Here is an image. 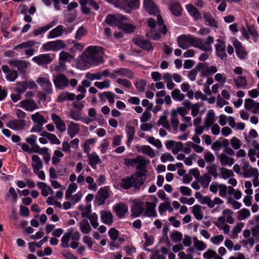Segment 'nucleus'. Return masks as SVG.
Listing matches in <instances>:
<instances>
[{
  "label": "nucleus",
  "instance_id": "nucleus-1",
  "mask_svg": "<svg viewBox=\"0 0 259 259\" xmlns=\"http://www.w3.org/2000/svg\"><path fill=\"white\" fill-rule=\"evenodd\" d=\"M213 40V38L210 36L207 37L206 41L191 35H182L177 37L178 45L181 49L185 50L193 46L205 52L211 50V45Z\"/></svg>",
  "mask_w": 259,
  "mask_h": 259
},
{
  "label": "nucleus",
  "instance_id": "nucleus-2",
  "mask_svg": "<svg viewBox=\"0 0 259 259\" xmlns=\"http://www.w3.org/2000/svg\"><path fill=\"white\" fill-rule=\"evenodd\" d=\"M104 55L102 47L97 46H90L87 47L82 53L83 60L90 65L97 66L104 62Z\"/></svg>",
  "mask_w": 259,
  "mask_h": 259
},
{
  "label": "nucleus",
  "instance_id": "nucleus-3",
  "mask_svg": "<svg viewBox=\"0 0 259 259\" xmlns=\"http://www.w3.org/2000/svg\"><path fill=\"white\" fill-rule=\"evenodd\" d=\"M139 172H135L130 176L122 179L120 183V186L124 190H128L132 187L139 190L144 184L145 179L141 178Z\"/></svg>",
  "mask_w": 259,
  "mask_h": 259
},
{
  "label": "nucleus",
  "instance_id": "nucleus-4",
  "mask_svg": "<svg viewBox=\"0 0 259 259\" xmlns=\"http://www.w3.org/2000/svg\"><path fill=\"white\" fill-rule=\"evenodd\" d=\"M122 20H130L127 17L122 15L108 14L105 20V22L111 26H117L119 27Z\"/></svg>",
  "mask_w": 259,
  "mask_h": 259
},
{
  "label": "nucleus",
  "instance_id": "nucleus-5",
  "mask_svg": "<svg viewBox=\"0 0 259 259\" xmlns=\"http://www.w3.org/2000/svg\"><path fill=\"white\" fill-rule=\"evenodd\" d=\"M55 55L51 54H42L35 56L32 61L39 66H44L50 64L54 60Z\"/></svg>",
  "mask_w": 259,
  "mask_h": 259
},
{
  "label": "nucleus",
  "instance_id": "nucleus-6",
  "mask_svg": "<svg viewBox=\"0 0 259 259\" xmlns=\"http://www.w3.org/2000/svg\"><path fill=\"white\" fill-rule=\"evenodd\" d=\"M135 45L138 46L141 49L150 52L153 49L151 41L149 39H146L143 36H138L133 39Z\"/></svg>",
  "mask_w": 259,
  "mask_h": 259
},
{
  "label": "nucleus",
  "instance_id": "nucleus-7",
  "mask_svg": "<svg viewBox=\"0 0 259 259\" xmlns=\"http://www.w3.org/2000/svg\"><path fill=\"white\" fill-rule=\"evenodd\" d=\"M18 145L21 146V148L23 151L26 152L29 154L37 153L44 156L49 153V148L47 147L40 148L38 145H36L34 147L30 148V146L26 143L18 144Z\"/></svg>",
  "mask_w": 259,
  "mask_h": 259
},
{
  "label": "nucleus",
  "instance_id": "nucleus-8",
  "mask_svg": "<svg viewBox=\"0 0 259 259\" xmlns=\"http://www.w3.org/2000/svg\"><path fill=\"white\" fill-rule=\"evenodd\" d=\"M53 82L56 89L63 90L69 85V80L64 74L54 76Z\"/></svg>",
  "mask_w": 259,
  "mask_h": 259
},
{
  "label": "nucleus",
  "instance_id": "nucleus-9",
  "mask_svg": "<svg viewBox=\"0 0 259 259\" xmlns=\"http://www.w3.org/2000/svg\"><path fill=\"white\" fill-rule=\"evenodd\" d=\"M36 82L44 92L51 95L53 93L52 84L48 77H38L36 80Z\"/></svg>",
  "mask_w": 259,
  "mask_h": 259
},
{
  "label": "nucleus",
  "instance_id": "nucleus-10",
  "mask_svg": "<svg viewBox=\"0 0 259 259\" xmlns=\"http://www.w3.org/2000/svg\"><path fill=\"white\" fill-rule=\"evenodd\" d=\"M26 121L22 119H15L9 120L6 126L14 131H22L25 129Z\"/></svg>",
  "mask_w": 259,
  "mask_h": 259
},
{
  "label": "nucleus",
  "instance_id": "nucleus-11",
  "mask_svg": "<svg viewBox=\"0 0 259 259\" xmlns=\"http://www.w3.org/2000/svg\"><path fill=\"white\" fill-rule=\"evenodd\" d=\"M233 45L235 49V52L237 56L240 59L243 60L247 58V52L242 46L241 43L236 39H234Z\"/></svg>",
  "mask_w": 259,
  "mask_h": 259
},
{
  "label": "nucleus",
  "instance_id": "nucleus-12",
  "mask_svg": "<svg viewBox=\"0 0 259 259\" xmlns=\"http://www.w3.org/2000/svg\"><path fill=\"white\" fill-rule=\"evenodd\" d=\"M168 8L174 16L179 17L182 15L183 9L179 2L176 0L170 1L168 4Z\"/></svg>",
  "mask_w": 259,
  "mask_h": 259
},
{
  "label": "nucleus",
  "instance_id": "nucleus-13",
  "mask_svg": "<svg viewBox=\"0 0 259 259\" xmlns=\"http://www.w3.org/2000/svg\"><path fill=\"white\" fill-rule=\"evenodd\" d=\"M57 20H54L50 24H47L42 27L34 28L31 32V34L33 36H37L39 35L46 33L50 29L55 26L57 24Z\"/></svg>",
  "mask_w": 259,
  "mask_h": 259
},
{
  "label": "nucleus",
  "instance_id": "nucleus-14",
  "mask_svg": "<svg viewBox=\"0 0 259 259\" xmlns=\"http://www.w3.org/2000/svg\"><path fill=\"white\" fill-rule=\"evenodd\" d=\"M109 196L108 187H104L99 190L96 199L99 202V205H103L105 203V200L108 198Z\"/></svg>",
  "mask_w": 259,
  "mask_h": 259
},
{
  "label": "nucleus",
  "instance_id": "nucleus-15",
  "mask_svg": "<svg viewBox=\"0 0 259 259\" xmlns=\"http://www.w3.org/2000/svg\"><path fill=\"white\" fill-rule=\"evenodd\" d=\"M245 109L247 111H251L253 114L259 112V103L254 101L252 99L248 98L245 100Z\"/></svg>",
  "mask_w": 259,
  "mask_h": 259
},
{
  "label": "nucleus",
  "instance_id": "nucleus-16",
  "mask_svg": "<svg viewBox=\"0 0 259 259\" xmlns=\"http://www.w3.org/2000/svg\"><path fill=\"white\" fill-rule=\"evenodd\" d=\"M138 161H141V162H138L136 168L140 171H138L136 172H139L141 175L140 178H143V177L146 175L147 171L146 166L147 164L149 162V161L146 160L145 158L141 155L139 156Z\"/></svg>",
  "mask_w": 259,
  "mask_h": 259
},
{
  "label": "nucleus",
  "instance_id": "nucleus-17",
  "mask_svg": "<svg viewBox=\"0 0 259 259\" xmlns=\"http://www.w3.org/2000/svg\"><path fill=\"white\" fill-rule=\"evenodd\" d=\"M145 210L144 203L142 201L134 202L132 208V215L138 217L142 214Z\"/></svg>",
  "mask_w": 259,
  "mask_h": 259
},
{
  "label": "nucleus",
  "instance_id": "nucleus-18",
  "mask_svg": "<svg viewBox=\"0 0 259 259\" xmlns=\"http://www.w3.org/2000/svg\"><path fill=\"white\" fill-rule=\"evenodd\" d=\"M51 118L59 131L63 133L66 131L65 123L58 115L55 113H52L51 114Z\"/></svg>",
  "mask_w": 259,
  "mask_h": 259
},
{
  "label": "nucleus",
  "instance_id": "nucleus-19",
  "mask_svg": "<svg viewBox=\"0 0 259 259\" xmlns=\"http://www.w3.org/2000/svg\"><path fill=\"white\" fill-rule=\"evenodd\" d=\"M35 83L34 82L29 83L26 81L19 82L16 83V87L15 89V92L19 93L20 94H23L26 92V89L28 88L33 89L34 87H36Z\"/></svg>",
  "mask_w": 259,
  "mask_h": 259
},
{
  "label": "nucleus",
  "instance_id": "nucleus-20",
  "mask_svg": "<svg viewBox=\"0 0 259 259\" xmlns=\"http://www.w3.org/2000/svg\"><path fill=\"white\" fill-rule=\"evenodd\" d=\"M199 64H202L200 71L203 76H208L213 74L217 71V68L215 66H212L209 67L206 63H199Z\"/></svg>",
  "mask_w": 259,
  "mask_h": 259
},
{
  "label": "nucleus",
  "instance_id": "nucleus-21",
  "mask_svg": "<svg viewBox=\"0 0 259 259\" xmlns=\"http://www.w3.org/2000/svg\"><path fill=\"white\" fill-rule=\"evenodd\" d=\"M66 30V29L63 25H59L49 32L48 38H55L61 36Z\"/></svg>",
  "mask_w": 259,
  "mask_h": 259
},
{
  "label": "nucleus",
  "instance_id": "nucleus-22",
  "mask_svg": "<svg viewBox=\"0 0 259 259\" xmlns=\"http://www.w3.org/2000/svg\"><path fill=\"white\" fill-rule=\"evenodd\" d=\"M126 5L124 7L125 12L131 13V12L137 9L140 7V0H124Z\"/></svg>",
  "mask_w": 259,
  "mask_h": 259
},
{
  "label": "nucleus",
  "instance_id": "nucleus-23",
  "mask_svg": "<svg viewBox=\"0 0 259 259\" xmlns=\"http://www.w3.org/2000/svg\"><path fill=\"white\" fill-rule=\"evenodd\" d=\"M114 209L117 216L122 219L124 217L125 214L127 212L128 207L123 203L119 202L116 204Z\"/></svg>",
  "mask_w": 259,
  "mask_h": 259
},
{
  "label": "nucleus",
  "instance_id": "nucleus-24",
  "mask_svg": "<svg viewBox=\"0 0 259 259\" xmlns=\"http://www.w3.org/2000/svg\"><path fill=\"white\" fill-rule=\"evenodd\" d=\"M226 46L224 41L220 39L217 40V43L215 45V51L217 55L222 59L226 57Z\"/></svg>",
  "mask_w": 259,
  "mask_h": 259
},
{
  "label": "nucleus",
  "instance_id": "nucleus-25",
  "mask_svg": "<svg viewBox=\"0 0 259 259\" xmlns=\"http://www.w3.org/2000/svg\"><path fill=\"white\" fill-rule=\"evenodd\" d=\"M144 7L150 14H156L158 11L157 7L152 0H144Z\"/></svg>",
  "mask_w": 259,
  "mask_h": 259
},
{
  "label": "nucleus",
  "instance_id": "nucleus-26",
  "mask_svg": "<svg viewBox=\"0 0 259 259\" xmlns=\"http://www.w3.org/2000/svg\"><path fill=\"white\" fill-rule=\"evenodd\" d=\"M21 107L26 111H32L38 108L33 99L24 100L21 102Z\"/></svg>",
  "mask_w": 259,
  "mask_h": 259
},
{
  "label": "nucleus",
  "instance_id": "nucleus-27",
  "mask_svg": "<svg viewBox=\"0 0 259 259\" xmlns=\"http://www.w3.org/2000/svg\"><path fill=\"white\" fill-rule=\"evenodd\" d=\"M156 206L155 203L146 202L145 215L148 217H156L157 216L155 210Z\"/></svg>",
  "mask_w": 259,
  "mask_h": 259
},
{
  "label": "nucleus",
  "instance_id": "nucleus-28",
  "mask_svg": "<svg viewBox=\"0 0 259 259\" xmlns=\"http://www.w3.org/2000/svg\"><path fill=\"white\" fill-rule=\"evenodd\" d=\"M199 202L203 204H207L209 208H213L215 204H221L223 201L219 198L216 197L212 201L209 196H205Z\"/></svg>",
  "mask_w": 259,
  "mask_h": 259
},
{
  "label": "nucleus",
  "instance_id": "nucleus-29",
  "mask_svg": "<svg viewBox=\"0 0 259 259\" xmlns=\"http://www.w3.org/2000/svg\"><path fill=\"white\" fill-rule=\"evenodd\" d=\"M80 131L79 125L73 121H70L67 128V134L71 138H74Z\"/></svg>",
  "mask_w": 259,
  "mask_h": 259
},
{
  "label": "nucleus",
  "instance_id": "nucleus-30",
  "mask_svg": "<svg viewBox=\"0 0 259 259\" xmlns=\"http://www.w3.org/2000/svg\"><path fill=\"white\" fill-rule=\"evenodd\" d=\"M215 120L214 112L212 110L208 111L203 124L204 128H209Z\"/></svg>",
  "mask_w": 259,
  "mask_h": 259
},
{
  "label": "nucleus",
  "instance_id": "nucleus-31",
  "mask_svg": "<svg viewBox=\"0 0 259 259\" xmlns=\"http://www.w3.org/2000/svg\"><path fill=\"white\" fill-rule=\"evenodd\" d=\"M11 66L16 67L20 71H24L28 66V63L24 60H12L9 62Z\"/></svg>",
  "mask_w": 259,
  "mask_h": 259
},
{
  "label": "nucleus",
  "instance_id": "nucleus-32",
  "mask_svg": "<svg viewBox=\"0 0 259 259\" xmlns=\"http://www.w3.org/2000/svg\"><path fill=\"white\" fill-rule=\"evenodd\" d=\"M31 166L33 170H40L42 168L43 163L40 158L37 155H33L31 156Z\"/></svg>",
  "mask_w": 259,
  "mask_h": 259
},
{
  "label": "nucleus",
  "instance_id": "nucleus-33",
  "mask_svg": "<svg viewBox=\"0 0 259 259\" xmlns=\"http://www.w3.org/2000/svg\"><path fill=\"white\" fill-rule=\"evenodd\" d=\"M115 95L111 92H105L99 94V98L102 102H105L107 99L109 103L113 104L114 103V97Z\"/></svg>",
  "mask_w": 259,
  "mask_h": 259
},
{
  "label": "nucleus",
  "instance_id": "nucleus-34",
  "mask_svg": "<svg viewBox=\"0 0 259 259\" xmlns=\"http://www.w3.org/2000/svg\"><path fill=\"white\" fill-rule=\"evenodd\" d=\"M127 20H122L118 28L122 30L125 33L131 34L133 33L136 29V27L132 24L124 22Z\"/></svg>",
  "mask_w": 259,
  "mask_h": 259
},
{
  "label": "nucleus",
  "instance_id": "nucleus-35",
  "mask_svg": "<svg viewBox=\"0 0 259 259\" xmlns=\"http://www.w3.org/2000/svg\"><path fill=\"white\" fill-rule=\"evenodd\" d=\"M101 219L102 222L106 225H111L113 223V215L110 211H102Z\"/></svg>",
  "mask_w": 259,
  "mask_h": 259
},
{
  "label": "nucleus",
  "instance_id": "nucleus-36",
  "mask_svg": "<svg viewBox=\"0 0 259 259\" xmlns=\"http://www.w3.org/2000/svg\"><path fill=\"white\" fill-rule=\"evenodd\" d=\"M88 157L89 159V164L93 168H95L97 165L101 162L99 156L95 152L89 154Z\"/></svg>",
  "mask_w": 259,
  "mask_h": 259
},
{
  "label": "nucleus",
  "instance_id": "nucleus-37",
  "mask_svg": "<svg viewBox=\"0 0 259 259\" xmlns=\"http://www.w3.org/2000/svg\"><path fill=\"white\" fill-rule=\"evenodd\" d=\"M114 72L121 76L127 77L129 79H132L134 77V73L127 68H120L118 69L115 70Z\"/></svg>",
  "mask_w": 259,
  "mask_h": 259
},
{
  "label": "nucleus",
  "instance_id": "nucleus-38",
  "mask_svg": "<svg viewBox=\"0 0 259 259\" xmlns=\"http://www.w3.org/2000/svg\"><path fill=\"white\" fill-rule=\"evenodd\" d=\"M186 9L189 14L193 17L195 20H197L201 19V14L198 9L193 5L189 4L186 6Z\"/></svg>",
  "mask_w": 259,
  "mask_h": 259
},
{
  "label": "nucleus",
  "instance_id": "nucleus-39",
  "mask_svg": "<svg viewBox=\"0 0 259 259\" xmlns=\"http://www.w3.org/2000/svg\"><path fill=\"white\" fill-rule=\"evenodd\" d=\"M75 98L74 94L68 92H64L58 97L57 100L58 102H62L66 101H73Z\"/></svg>",
  "mask_w": 259,
  "mask_h": 259
},
{
  "label": "nucleus",
  "instance_id": "nucleus-40",
  "mask_svg": "<svg viewBox=\"0 0 259 259\" xmlns=\"http://www.w3.org/2000/svg\"><path fill=\"white\" fill-rule=\"evenodd\" d=\"M234 82L237 88L243 89L247 88L248 82L246 78L244 76H239L238 78L234 79Z\"/></svg>",
  "mask_w": 259,
  "mask_h": 259
},
{
  "label": "nucleus",
  "instance_id": "nucleus-41",
  "mask_svg": "<svg viewBox=\"0 0 259 259\" xmlns=\"http://www.w3.org/2000/svg\"><path fill=\"white\" fill-rule=\"evenodd\" d=\"M203 17L206 25L210 27H217L218 22L210 13L207 12L204 13L203 14Z\"/></svg>",
  "mask_w": 259,
  "mask_h": 259
},
{
  "label": "nucleus",
  "instance_id": "nucleus-42",
  "mask_svg": "<svg viewBox=\"0 0 259 259\" xmlns=\"http://www.w3.org/2000/svg\"><path fill=\"white\" fill-rule=\"evenodd\" d=\"M31 118L34 122L40 125H43L44 124L47 122L44 116L41 115L39 112H36L31 115Z\"/></svg>",
  "mask_w": 259,
  "mask_h": 259
},
{
  "label": "nucleus",
  "instance_id": "nucleus-43",
  "mask_svg": "<svg viewBox=\"0 0 259 259\" xmlns=\"http://www.w3.org/2000/svg\"><path fill=\"white\" fill-rule=\"evenodd\" d=\"M40 135L48 139L50 141L51 144L59 145L61 143L59 139L54 134L49 133L47 132H44L40 134Z\"/></svg>",
  "mask_w": 259,
  "mask_h": 259
},
{
  "label": "nucleus",
  "instance_id": "nucleus-44",
  "mask_svg": "<svg viewBox=\"0 0 259 259\" xmlns=\"http://www.w3.org/2000/svg\"><path fill=\"white\" fill-rule=\"evenodd\" d=\"M192 213L196 220L198 221L202 220L203 214L201 210V206L200 205L198 204L195 205L193 207Z\"/></svg>",
  "mask_w": 259,
  "mask_h": 259
},
{
  "label": "nucleus",
  "instance_id": "nucleus-45",
  "mask_svg": "<svg viewBox=\"0 0 259 259\" xmlns=\"http://www.w3.org/2000/svg\"><path fill=\"white\" fill-rule=\"evenodd\" d=\"M37 185L38 187L41 190V194L44 197L47 196V191H46V189L50 190V194H53L54 193V191L52 189V188L48 186L45 183L38 182H37Z\"/></svg>",
  "mask_w": 259,
  "mask_h": 259
},
{
  "label": "nucleus",
  "instance_id": "nucleus-46",
  "mask_svg": "<svg viewBox=\"0 0 259 259\" xmlns=\"http://www.w3.org/2000/svg\"><path fill=\"white\" fill-rule=\"evenodd\" d=\"M170 123L173 129L177 131L178 128L179 121L176 116L175 109H172L170 113Z\"/></svg>",
  "mask_w": 259,
  "mask_h": 259
},
{
  "label": "nucleus",
  "instance_id": "nucleus-47",
  "mask_svg": "<svg viewBox=\"0 0 259 259\" xmlns=\"http://www.w3.org/2000/svg\"><path fill=\"white\" fill-rule=\"evenodd\" d=\"M79 228L83 234H88L91 230V227L87 220H82L79 223Z\"/></svg>",
  "mask_w": 259,
  "mask_h": 259
},
{
  "label": "nucleus",
  "instance_id": "nucleus-48",
  "mask_svg": "<svg viewBox=\"0 0 259 259\" xmlns=\"http://www.w3.org/2000/svg\"><path fill=\"white\" fill-rule=\"evenodd\" d=\"M73 58V56L68 52L62 51L59 54V61H62L64 63L66 62H70L72 61Z\"/></svg>",
  "mask_w": 259,
  "mask_h": 259
},
{
  "label": "nucleus",
  "instance_id": "nucleus-49",
  "mask_svg": "<svg viewBox=\"0 0 259 259\" xmlns=\"http://www.w3.org/2000/svg\"><path fill=\"white\" fill-rule=\"evenodd\" d=\"M138 151L151 158L154 157L155 155L153 149L149 146H143Z\"/></svg>",
  "mask_w": 259,
  "mask_h": 259
},
{
  "label": "nucleus",
  "instance_id": "nucleus-50",
  "mask_svg": "<svg viewBox=\"0 0 259 259\" xmlns=\"http://www.w3.org/2000/svg\"><path fill=\"white\" fill-rule=\"evenodd\" d=\"M72 232H68L65 233L61 238V246L63 248L69 247V241L72 235Z\"/></svg>",
  "mask_w": 259,
  "mask_h": 259
},
{
  "label": "nucleus",
  "instance_id": "nucleus-51",
  "mask_svg": "<svg viewBox=\"0 0 259 259\" xmlns=\"http://www.w3.org/2000/svg\"><path fill=\"white\" fill-rule=\"evenodd\" d=\"M37 42L33 40H29L25 42H23L18 45L16 46L14 48V50L18 49H24L26 48H31L35 45Z\"/></svg>",
  "mask_w": 259,
  "mask_h": 259
},
{
  "label": "nucleus",
  "instance_id": "nucleus-52",
  "mask_svg": "<svg viewBox=\"0 0 259 259\" xmlns=\"http://www.w3.org/2000/svg\"><path fill=\"white\" fill-rule=\"evenodd\" d=\"M211 180V177L207 174H205L202 176L200 177L198 181L201 183L204 188H207Z\"/></svg>",
  "mask_w": 259,
  "mask_h": 259
},
{
  "label": "nucleus",
  "instance_id": "nucleus-53",
  "mask_svg": "<svg viewBox=\"0 0 259 259\" xmlns=\"http://www.w3.org/2000/svg\"><path fill=\"white\" fill-rule=\"evenodd\" d=\"M171 96L174 100L182 101L185 99V95L181 93L180 90L178 89H174L171 92Z\"/></svg>",
  "mask_w": 259,
  "mask_h": 259
},
{
  "label": "nucleus",
  "instance_id": "nucleus-54",
  "mask_svg": "<svg viewBox=\"0 0 259 259\" xmlns=\"http://www.w3.org/2000/svg\"><path fill=\"white\" fill-rule=\"evenodd\" d=\"M66 45L62 40L58 39L53 41V51L57 52L65 48Z\"/></svg>",
  "mask_w": 259,
  "mask_h": 259
},
{
  "label": "nucleus",
  "instance_id": "nucleus-55",
  "mask_svg": "<svg viewBox=\"0 0 259 259\" xmlns=\"http://www.w3.org/2000/svg\"><path fill=\"white\" fill-rule=\"evenodd\" d=\"M201 66H202V64H199L198 63L194 69L189 72L188 77L191 80L194 81L196 79L197 72L200 71Z\"/></svg>",
  "mask_w": 259,
  "mask_h": 259
},
{
  "label": "nucleus",
  "instance_id": "nucleus-56",
  "mask_svg": "<svg viewBox=\"0 0 259 259\" xmlns=\"http://www.w3.org/2000/svg\"><path fill=\"white\" fill-rule=\"evenodd\" d=\"M146 37L154 40H157L160 38L159 33L154 30V29H151L150 31H147L145 34Z\"/></svg>",
  "mask_w": 259,
  "mask_h": 259
},
{
  "label": "nucleus",
  "instance_id": "nucleus-57",
  "mask_svg": "<svg viewBox=\"0 0 259 259\" xmlns=\"http://www.w3.org/2000/svg\"><path fill=\"white\" fill-rule=\"evenodd\" d=\"M250 215L249 210L247 208H242L238 212V219L239 220H243Z\"/></svg>",
  "mask_w": 259,
  "mask_h": 259
},
{
  "label": "nucleus",
  "instance_id": "nucleus-58",
  "mask_svg": "<svg viewBox=\"0 0 259 259\" xmlns=\"http://www.w3.org/2000/svg\"><path fill=\"white\" fill-rule=\"evenodd\" d=\"M244 226L242 223L237 224L233 229L231 237L233 238H236L238 236V234L240 233Z\"/></svg>",
  "mask_w": 259,
  "mask_h": 259
},
{
  "label": "nucleus",
  "instance_id": "nucleus-59",
  "mask_svg": "<svg viewBox=\"0 0 259 259\" xmlns=\"http://www.w3.org/2000/svg\"><path fill=\"white\" fill-rule=\"evenodd\" d=\"M222 147L224 148V152H227V140L223 141V144L220 141H216L213 143L212 146V149L215 150H219Z\"/></svg>",
  "mask_w": 259,
  "mask_h": 259
},
{
  "label": "nucleus",
  "instance_id": "nucleus-60",
  "mask_svg": "<svg viewBox=\"0 0 259 259\" xmlns=\"http://www.w3.org/2000/svg\"><path fill=\"white\" fill-rule=\"evenodd\" d=\"M225 216H221L218 218V221L215 223V225L218 227H223L224 234H227V225H225Z\"/></svg>",
  "mask_w": 259,
  "mask_h": 259
},
{
  "label": "nucleus",
  "instance_id": "nucleus-61",
  "mask_svg": "<svg viewBox=\"0 0 259 259\" xmlns=\"http://www.w3.org/2000/svg\"><path fill=\"white\" fill-rule=\"evenodd\" d=\"M244 176L245 177L253 176L255 178L257 179L258 177V173L256 168H250L244 172Z\"/></svg>",
  "mask_w": 259,
  "mask_h": 259
},
{
  "label": "nucleus",
  "instance_id": "nucleus-62",
  "mask_svg": "<svg viewBox=\"0 0 259 259\" xmlns=\"http://www.w3.org/2000/svg\"><path fill=\"white\" fill-rule=\"evenodd\" d=\"M90 221L91 225L92 227L96 229L99 226V224L98 223V215L96 213H92L90 214V217L88 218Z\"/></svg>",
  "mask_w": 259,
  "mask_h": 259
},
{
  "label": "nucleus",
  "instance_id": "nucleus-63",
  "mask_svg": "<svg viewBox=\"0 0 259 259\" xmlns=\"http://www.w3.org/2000/svg\"><path fill=\"white\" fill-rule=\"evenodd\" d=\"M85 182L89 184L88 189L89 190L96 191L97 189V185L96 183L94 182V179L92 177L88 176L85 179Z\"/></svg>",
  "mask_w": 259,
  "mask_h": 259
},
{
  "label": "nucleus",
  "instance_id": "nucleus-64",
  "mask_svg": "<svg viewBox=\"0 0 259 259\" xmlns=\"http://www.w3.org/2000/svg\"><path fill=\"white\" fill-rule=\"evenodd\" d=\"M171 240L175 243L180 241L182 239V234L178 231L173 232L170 234Z\"/></svg>",
  "mask_w": 259,
  "mask_h": 259
}]
</instances>
